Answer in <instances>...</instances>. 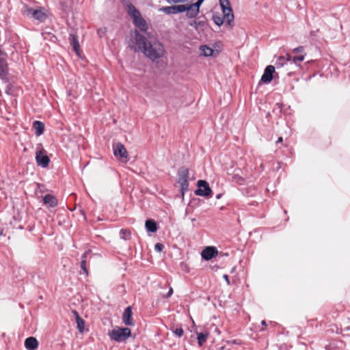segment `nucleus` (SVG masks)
Wrapping results in <instances>:
<instances>
[{
	"instance_id": "nucleus-25",
	"label": "nucleus",
	"mask_w": 350,
	"mask_h": 350,
	"mask_svg": "<svg viewBox=\"0 0 350 350\" xmlns=\"http://www.w3.org/2000/svg\"><path fill=\"white\" fill-rule=\"evenodd\" d=\"M208 334L207 333L200 332L198 334L197 340L200 346H202L206 340Z\"/></svg>"
},
{
	"instance_id": "nucleus-29",
	"label": "nucleus",
	"mask_w": 350,
	"mask_h": 350,
	"mask_svg": "<svg viewBox=\"0 0 350 350\" xmlns=\"http://www.w3.org/2000/svg\"><path fill=\"white\" fill-rule=\"evenodd\" d=\"M304 57H305V55H302V54L301 55H296L293 59L291 58V63H294V64H297V62H301L304 61Z\"/></svg>"
},
{
	"instance_id": "nucleus-24",
	"label": "nucleus",
	"mask_w": 350,
	"mask_h": 350,
	"mask_svg": "<svg viewBox=\"0 0 350 350\" xmlns=\"http://www.w3.org/2000/svg\"><path fill=\"white\" fill-rule=\"evenodd\" d=\"M120 237L125 241L129 240L131 238V233L129 230L121 229L120 230Z\"/></svg>"
},
{
	"instance_id": "nucleus-12",
	"label": "nucleus",
	"mask_w": 350,
	"mask_h": 350,
	"mask_svg": "<svg viewBox=\"0 0 350 350\" xmlns=\"http://www.w3.org/2000/svg\"><path fill=\"white\" fill-rule=\"evenodd\" d=\"M113 154L115 157L120 158H127L128 153L124 146L121 143H118L113 148Z\"/></svg>"
},
{
	"instance_id": "nucleus-4",
	"label": "nucleus",
	"mask_w": 350,
	"mask_h": 350,
	"mask_svg": "<svg viewBox=\"0 0 350 350\" xmlns=\"http://www.w3.org/2000/svg\"><path fill=\"white\" fill-rule=\"evenodd\" d=\"M189 170L185 167H181L178 171V183L180 185V191L183 197L185 195V192L189 188Z\"/></svg>"
},
{
	"instance_id": "nucleus-1",
	"label": "nucleus",
	"mask_w": 350,
	"mask_h": 350,
	"mask_svg": "<svg viewBox=\"0 0 350 350\" xmlns=\"http://www.w3.org/2000/svg\"><path fill=\"white\" fill-rule=\"evenodd\" d=\"M131 48L135 51H139L152 62L163 57L165 54V50L163 44L159 41H148L146 38L137 31L135 36Z\"/></svg>"
},
{
	"instance_id": "nucleus-23",
	"label": "nucleus",
	"mask_w": 350,
	"mask_h": 350,
	"mask_svg": "<svg viewBox=\"0 0 350 350\" xmlns=\"http://www.w3.org/2000/svg\"><path fill=\"white\" fill-rule=\"evenodd\" d=\"M200 51H201L202 54L203 55H204L205 57L212 56L213 53V50L211 48H210L206 45L201 46Z\"/></svg>"
},
{
	"instance_id": "nucleus-33",
	"label": "nucleus",
	"mask_w": 350,
	"mask_h": 350,
	"mask_svg": "<svg viewBox=\"0 0 350 350\" xmlns=\"http://www.w3.org/2000/svg\"><path fill=\"white\" fill-rule=\"evenodd\" d=\"M91 250H88L85 251L81 256V260H86L88 258V256L90 254Z\"/></svg>"
},
{
	"instance_id": "nucleus-39",
	"label": "nucleus",
	"mask_w": 350,
	"mask_h": 350,
	"mask_svg": "<svg viewBox=\"0 0 350 350\" xmlns=\"http://www.w3.org/2000/svg\"><path fill=\"white\" fill-rule=\"evenodd\" d=\"M72 313H73V314H74V316L75 317V319H77V318H78V317H81L79 316V313L76 310H73Z\"/></svg>"
},
{
	"instance_id": "nucleus-10",
	"label": "nucleus",
	"mask_w": 350,
	"mask_h": 350,
	"mask_svg": "<svg viewBox=\"0 0 350 350\" xmlns=\"http://www.w3.org/2000/svg\"><path fill=\"white\" fill-rule=\"evenodd\" d=\"M217 254V250L214 247H207L204 249L201 253L202 258L206 260H209Z\"/></svg>"
},
{
	"instance_id": "nucleus-9",
	"label": "nucleus",
	"mask_w": 350,
	"mask_h": 350,
	"mask_svg": "<svg viewBox=\"0 0 350 350\" xmlns=\"http://www.w3.org/2000/svg\"><path fill=\"white\" fill-rule=\"evenodd\" d=\"M275 67L272 65L267 66L261 77L260 81L265 83H270L273 77Z\"/></svg>"
},
{
	"instance_id": "nucleus-20",
	"label": "nucleus",
	"mask_w": 350,
	"mask_h": 350,
	"mask_svg": "<svg viewBox=\"0 0 350 350\" xmlns=\"http://www.w3.org/2000/svg\"><path fill=\"white\" fill-rule=\"evenodd\" d=\"M145 227L146 230L150 232H155L157 230V224L153 219L146 220Z\"/></svg>"
},
{
	"instance_id": "nucleus-21",
	"label": "nucleus",
	"mask_w": 350,
	"mask_h": 350,
	"mask_svg": "<svg viewBox=\"0 0 350 350\" xmlns=\"http://www.w3.org/2000/svg\"><path fill=\"white\" fill-rule=\"evenodd\" d=\"M69 40H70V43L72 45L74 51L77 53H79L80 47H79V44L77 37L75 35L70 33L69 35Z\"/></svg>"
},
{
	"instance_id": "nucleus-43",
	"label": "nucleus",
	"mask_w": 350,
	"mask_h": 350,
	"mask_svg": "<svg viewBox=\"0 0 350 350\" xmlns=\"http://www.w3.org/2000/svg\"><path fill=\"white\" fill-rule=\"evenodd\" d=\"M9 92V90H7L5 91V92H6L7 94H9V92Z\"/></svg>"
},
{
	"instance_id": "nucleus-41",
	"label": "nucleus",
	"mask_w": 350,
	"mask_h": 350,
	"mask_svg": "<svg viewBox=\"0 0 350 350\" xmlns=\"http://www.w3.org/2000/svg\"><path fill=\"white\" fill-rule=\"evenodd\" d=\"M282 141H283V138H282V137H280L278 139V140H277L276 143H277V144H278V143L282 142Z\"/></svg>"
},
{
	"instance_id": "nucleus-16",
	"label": "nucleus",
	"mask_w": 350,
	"mask_h": 350,
	"mask_svg": "<svg viewBox=\"0 0 350 350\" xmlns=\"http://www.w3.org/2000/svg\"><path fill=\"white\" fill-rule=\"evenodd\" d=\"M43 202L49 207H55L58 205V200L56 197L51 194H46L43 198Z\"/></svg>"
},
{
	"instance_id": "nucleus-31",
	"label": "nucleus",
	"mask_w": 350,
	"mask_h": 350,
	"mask_svg": "<svg viewBox=\"0 0 350 350\" xmlns=\"http://www.w3.org/2000/svg\"><path fill=\"white\" fill-rule=\"evenodd\" d=\"M106 31V28H100L97 30V34L101 38L105 34Z\"/></svg>"
},
{
	"instance_id": "nucleus-40",
	"label": "nucleus",
	"mask_w": 350,
	"mask_h": 350,
	"mask_svg": "<svg viewBox=\"0 0 350 350\" xmlns=\"http://www.w3.org/2000/svg\"><path fill=\"white\" fill-rule=\"evenodd\" d=\"M261 324L263 326L262 330H264L265 329V327H267V323L265 320H263L261 321Z\"/></svg>"
},
{
	"instance_id": "nucleus-3",
	"label": "nucleus",
	"mask_w": 350,
	"mask_h": 350,
	"mask_svg": "<svg viewBox=\"0 0 350 350\" xmlns=\"http://www.w3.org/2000/svg\"><path fill=\"white\" fill-rule=\"evenodd\" d=\"M131 332L128 327H117L109 332L110 338L118 342L125 341L131 336Z\"/></svg>"
},
{
	"instance_id": "nucleus-14",
	"label": "nucleus",
	"mask_w": 350,
	"mask_h": 350,
	"mask_svg": "<svg viewBox=\"0 0 350 350\" xmlns=\"http://www.w3.org/2000/svg\"><path fill=\"white\" fill-rule=\"evenodd\" d=\"M206 25L205 18H198L189 23V25L195 28L196 31L202 30Z\"/></svg>"
},
{
	"instance_id": "nucleus-17",
	"label": "nucleus",
	"mask_w": 350,
	"mask_h": 350,
	"mask_svg": "<svg viewBox=\"0 0 350 350\" xmlns=\"http://www.w3.org/2000/svg\"><path fill=\"white\" fill-rule=\"evenodd\" d=\"M186 8H187V10H186L185 12H187V16L189 18H193L197 16V15L200 12V9L198 8H195L193 4L189 5H185Z\"/></svg>"
},
{
	"instance_id": "nucleus-6",
	"label": "nucleus",
	"mask_w": 350,
	"mask_h": 350,
	"mask_svg": "<svg viewBox=\"0 0 350 350\" xmlns=\"http://www.w3.org/2000/svg\"><path fill=\"white\" fill-rule=\"evenodd\" d=\"M36 161L38 166L45 168L48 166L50 159L46 154V151L44 148L38 150L36 153Z\"/></svg>"
},
{
	"instance_id": "nucleus-2",
	"label": "nucleus",
	"mask_w": 350,
	"mask_h": 350,
	"mask_svg": "<svg viewBox=\"0 0 350 350\" xmlns=\"http://www.w3.org/2000/svg\"><path fill=\"white\" fill-rule=\"evenodd\" d=\"M219 5L222 10L223 16L219 13L215 12L213 14L212 20L215 25L220 27L224 24V19H226L227 25L232 26L234 16L229 1L219 0Z\"/></svg>"
},
{
	"instance_id": "nucleus-8",
	"label": "nucleus",
	"mask_w": 350,
	"mask_h": 350,
	"mask_svg": "<svg viewBox=\"0 0 350 350\" xmlns=\"http://www.w3.org/2000/svg\"><path fill=\"white\" fill-rule=\"evenodd\" d=\"M26 12L27 15L31 16L40 22H44L46 18V14L41 9L34 10L33 8H29L27 9Z\"/></svg>"
},
{
	"instance_id": "nucleus-11",
	"label": "nucleus",
	"mask_w": 350,
	"mask_h": 350,
	"mask_svg": "<svg viewBox=\"0 0 350 350\" xmlns=\"http://www.w3.org/2000/svg\"><path fill=\"white\" fill-rule=\"evenodd\" d=\"M133 312L131 310V307L129 306L126 308L124 311L122 321L126 325L133 326L134 325V322L133 321Z\"/></svg>"
},
{
	"instance_id": "nucleus-38",
	"label": "nucleus",
	"mask_w": 350,
	"mask_h": 350,
	"mask_svg": "<svg viewBox=\"0 0 350 350\" xmlns=\"http://www.w3.org/2000/svg\"><path fill=\"white\" fill-rule=\"evenodd\" d=\"M223 278H224V279L226 281L227 284H228V285H230V280H229V277H228V275H226V274H224V275H223Z\"/></svg>"
},
{
	"instance_id": "nucleus-34",
	"label": "nucleus",
	"mask_w": 350,
	"mask_h": 350,
	"mask_svg": "<svg viewBox=\"0 0 350 350\" xmlns=\"http://www.w3.org/2000/svg\"><path fill=\"white\" fill-rule=\"evenodd\" d=\"M204 1V0H198L197 2L195 3H192L193 5L195 6V8H198L200 9V7L202 4V3Z\"/></svg>"
},
{
	"instance_id": "nucleus-42",
	"label": "nucleus",
	"mask_w": 350,
	"mask_h": 350,
	"mask_svg": "<svg viewBox=\"0 0 350 350\" xmlns=\"http://www.w3.org/2000/svg\"><path fill=\"white\" fill-rule=\"evenodd\" d=\"M221 196H222V194H221V193H219V194H217V195L216 196V198H217V199H220V198H221Z\"/></svg>"
},
{
	"instance_id": "nucleus-30",
	"label": "nucleus",
	"mask_w": 350,
	"mask_h": 350,
	"mask_svg": "<svg viewBox=\"0 0 350 350\" xmlns=\"http://www.w3.org/2000/svg\"><path fill=\"white\" fill-rule=\"evenodd\" d=\"M164 248V245L162 243H157L154 245V250L157 252H161Z\"/></svg>"
},
{
	"instance_id": "nucleus-19",
	"label": "nucleus",
	"mask_w": 350,
	"mask_h": 350,
	"mask_svg": "<svg viewBox=\"0 0 350 350\" xmlns=\"http://www.w3.org/2000/svg\"><path fill=\"white\" fill-rule=\"evenodd\" d=\"M33 127L35 129V133L37 136L43 134L44 131V124L43 122L36 120L33 122Z\"/></svg>"
},
{
	"instance_id": "nucleus-36",
	"label": "nucleus",
	"mask_w": 350,
	"mask_h": 350,
	"mask_svg": "<svg viewBox=\"0 0 350 350\" xmlns=\"http://www.w3.org/2000/svg\"><path fill=\"white\" fill-rule=\"evenodd\" d=\"M186 0H167V3H182V2H185Z\"/></svg>"
},
{
	"instance_id": "nucleus-5",
	"label": "nucleus",
	"mask_w": 350,
	"mask_h": 350,
	"mask_svg": "<svg viewBox=\"0 0 350 350\" xmlns=\"http://www.w3.org/2000/svg\"><path fill=\"white\" fill-rule=\"evenodd\" d=\"M197 185L198 188L195 191L196 195L203 197H208L211 195L212 190L206 180H199Z\"/></svg>"
},
{
	"instance_id": "nucleus-32",
	"label": "nucleus",
	"mask_w": 350,
	"mask_h": 350,
	"mask_svg": "<svg viewBox=\"0 0 350 350\" xmlns=\"http://www.w3.org/2000/svg\"><path fill=\"white\" fill-rule=\"evenodd\" d=\"M0 67L2 69V71H4L7 68V64L2 59H0Z\"/></svg>"
},
{
	"instance_id": "nucleus-15",
	"label": "nucleus",
	"mask_w": 350,
	"mask_h": 350,
	"mask_svg": "<svg viewBox=\"0 0 350 350\" xmlns=\"http://www.w3.org/2000/svg\"><path fill=\"white\" fill-rule=\"evenodd\" d=\"M38 347V341L34 337H29L25 340V347L27 350H36Z\"/></svg>"
},
{
	"instance_id": "nucleus-18",
	"label": "nucleus",
	"mask_w": 350,
	"mask_h": 350,
	"mask_svg": "<svg viewBox=\"0 0 350 350\" xmlns=\"http://www.w3.org/2000/svg\"><path fill=\"white\" fill-rule=\"evenodd\" d=\"M288 62H291V56L289 54H286L285 56H280L276 59L275 66L278 68L283 67L287 64Z\"/></svg>"
},
{
	"instance_id": "nucleus-27",
	"label": "nucleus",
	"mask_w": 350,
	"mask_h": 350,
	"mask_svg": "<svg viewBox=\"0 0 350 350\" xmlns=\"http://www.w3.org/2000/svg\"><path fill=\"white\" fill-rule=\"evenodd\" d=\"M171 331L175 336H178V338L182 337L184 334V331L182 327H172Z\"/></svg>"
},
{
	"instance_id": "nucleus-44",
	"label": "nucleus",
	"mask_w": 350,
	"mask_h": 350,
	"mask_svg": "<svg viewBox=\"0 0 350 350\" xmlns=\"http://www.w3.org/2000/svg\"><path fill=\"white\" fill-rule=\"evenodd\" d=\"M0 234H3V232L2 231L0 232Z\"/></svg>"
},
{
	"instance_id": "nucleus-22",
	"label": "nucleus",
	"mask_w": 350,
	"mask_h": 350,
	"mask_svg": "<svg viewBox=\"0 0 350 350\" xmlns=\"http://www.w3.org/2000/svg\"><path fill=\"white\" fill-rule=\"evenodd\" d=\"M127 8L128 14L133 19L136 18L137 16H139V11L132 3H129L127 5Z\"/></svg>"
},
{
	"instance_id": "nucleus-26",
	"label": "nucleus",
	"mask_w": 350,
	"mask_h": 350,
	"mask_svg": "<svg viewBox=\"0 0 350 350\" xmlns=\"http://www.w3.org/2000/svg\"><path fill=\"white\" fill-rule=\"evenodd\" d=\"M76 323L77 325V329L80 333H83L84 331V325H85V321L84 320L81 318L78 317L76 319Z\"/></svg>"
},
{
	"instance_id": "nucleus-37",
	"label": "nucleus",
	"mask_w": 350,
	"mask_h": 350,
	"mask_svg": "<svg viewBox=\"0 0 350 350\" xmlns=\"http://www.w3.org/2000/svg\"><path fill=\"white\" fill-rule=\"evenodd\" d=\"M173 294V289L172 287L170 288L168 293L165 295V298H169Z\"/></svg>"
},
{
	"instance_id": "nucleus-28",
	"label": "nucleus",
	"mask_w": 350,
	"mask_h": 350,
	"mask_svg": "<svg viewBox=\"0 0 350 350\" xmlns=\"http://www.w3.org/2000/svg\"><path fill=\"white\" fill-rule=\"evenodd\" d=\"M80 267H81V270L83 271V273L86 276H88L89 273H88V268H87L86 260H81V263H80Z\"/></svg>"
},
{
	"instance_id": "nucleus-7",
	"label": "nucleus",
	"mask_w": 350,
	"mask_h": 350,
	"mask_svg": "<svg viewBox=\"0 0 350 350\" xmlns=\"http://www.w3.org/2000/svg\"><path fill=\"white\" fill-rule=\"evenodd\" d=\"M187 8L185 5H178L162 7L159 9V11L164 12L166 14H176L178 13H182L186 11Z\"/></svg>"
},
{
	"instance_id": "nucleus-35",
	"label": "nucleus",
	"mask_w": 350,
	"mask_h": 350,
	"mask_svg": "<svg viewBox=\"0 0 350 350\" xmlns=\"http://www.w3.org/2000/svg\"><path fill=\"white\" fill-rule=\"evenodd\" d=\"M304 49V48L303 46H299V47L294 49L293 51L294 53H297L299 52H303Z\"/></svg>"
},
{
	"instance_id": "nucleus-13",
	"label": "nucleus",
	"mask_w": 350,
	"mask_h": 350,
	"mask_svg": "<svg viewBox=\"0 0 350 350\" xmlns=\"http://www.w3.org/2000/svg\"><path fill=\"white\" fill-rule=\"evenodd\" d=\"M133 23L134 25L138 27L142 31H146L148 29L146 21L142 18L141 14L139 16L133 19Z\"/></svg>"
}]
</instances>
